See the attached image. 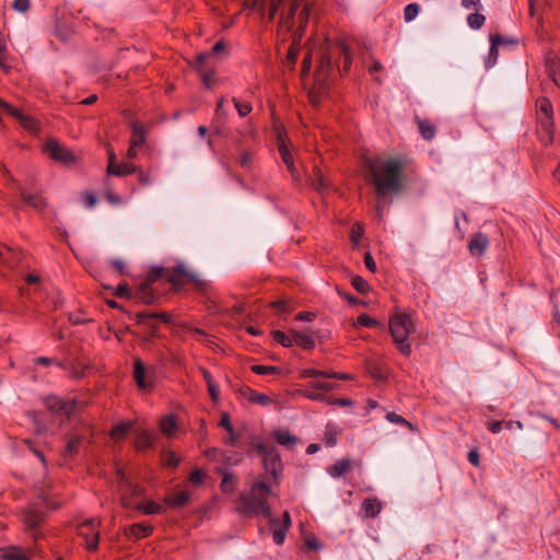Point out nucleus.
<instances>
[{"mask_svg":"<svg viewBox=\"0 0 560 560\" xmlns=\"http://www.w3.org/2000/svg\"><path fill=\"white\" fill-rule=\"evenodd\" d=\"M371 171L376 192V211L382 218L393 196L399 194L404 187V164L397 159H387L375 162Z\"/></svg>","mask_w":560,"mask_h":560,"instance_id":"obj_1","label":"nucleus"},{"mask_svg":"<svg viewBox=\"0 0 560 560\" xmlns=\"http://www.w3.org/2000/svg\"><path fill=\"white\" fill-rule=\"evenodd\" d=\"M350 69V46L347 38H327L326 51L316 71V81L326 83L336 73H347Z\"/></svg>","mask_w":560,"mask_h":560,"instance_id":"obj_2","label":"nucleus"},{"mask_svg":"<svg viewBox=\"0 0 560 560\" xmlns=\"http://www.w3.org/2000/svg\"><path fill=\"white\" fill-rule=\"evenodd\" d=\"M270 494L271 489L265 481L255 482L249 493L241 494L237 506L238 513L247 517L262 515L270 518L271 510L267 502Z\"/></svg>","mask_w":560,"mask_h":560,"instance_id":"obj_3","label":"nucleus"},{"mask_svg":"<svg viewBox=\"0 0 560 560\" xmlns=\"http://www.w3.org/2000/svg\"><path fill=\"white\" fill-rule=\"evenodd\" d=\"M416 330V324L410 314L395 313L389 318V331L399 352L406 357L411 354L409 336Z\"/></svg>","mask_w":560,"mask_h":560,"instance_id":"obj_4","label":"nucleus"},{"mask_svg":"<svg viewBox=\"0 0 560 560\" xmlns=\"http://www.w3.org/2000/svg\"><path fill=\"white\" fill-rule=\"evenodd\" d=\"M299 12L298 15V28L294 32V42H300L304 28L306 27V24L310 19V5L306 0H291L290 8L285 16H281L280 19V25L287 28V31L291 32L293 31L295 26V15Z\"/></svg>","mask_w":560,"mask_h":560,"instance_id":"obj_5","label":"nucleus"},{"mask_svg":"<svg viewBox=\"0 0 560 560\" xmlns=\"http://www.w3.org/2000/svg\"><path fill=\"white\" fill-rule=\"evenodd\" d=\"M255 450L262 458V465L267 474H270L277 482L282 472V460L280 454L272 444L266 443L262 440L255 442Z\"/></svg>","mask_w":560,"mask_h":560,"instance_id":"obj_6","label":"nucleus"},{"mask_svg":"<svg viewBox=\"0 0 560 560\" xmlns=\"http://www.w3.org/2000/svg\"><path fill=\"white\" fill-rule=\"evenodd\" d=\"M303 375H304V377H314V380L311 381V383H310L312 388L320 390L322 393H326V394L336 387V384L328 381V378L339 377L341 380H347L349 377L348 374L328 375L318 370H305Z\"/></svg>","mask_w":560,"mask_h":560,"instance_id":"obj_7","label":"nucleus"},{"mask_svg":"<svg viewBox=\"0 0 560 560\" xmlns=\"http://www.w3.org/2000/svg\"><path fill=\"white\" fill-rule=\"evenodd\" d=\"M45 151L49 154V156L63 165H72L77 162V156L74 153L65 145H61L58 141L54 139L47 140L45 144Z\"/></svg>","mask_w":560,"mask_h":560,"instance_id":"obj_8","label":"nucleus"},{"mask_svg":"<svg viewBox=\"0 0 560 560\" xmlns=\"http://www.w3.org/2000/svg\"><path fill=\"white\" fill-rule=\"evenodd\" d=\"M133 378L137 386L141 389H148L153 386L154 368H147L140 358L133 361Z\"/></svg>","mask_w":560,"mask_h":560,"instance_id":"obj_9","label":"nucleus"},{"mask_svg":"<svg viewBox=\"0 0 560 560\" xmlns=\"http://www.w3.org/2000/svg\"><path fill=\"white\" fill-rule=\"evenodd\" d=\"M45 406L55 415L70 417L75 410L77 401L73 399L65 400L58 396H48L45 398Z\"/></svg>","mask_w":560,"mask_h":560,"instance_id":"obj_10","label":"nucleus"},{"mask_svg":"<svg viewBox=\"0 0 560 560\" xmlns=\"http://www.w3.org/2000/svg\"><path fill=\"white\" fill-rule=\"evenodd\" d=\"M98 523L96 518H90L79 527V535L85 537L86 548L91 551H95L98 547V532L96 530Z\"/></svg>","mask_w":560,"mask_h":560,"instance_id":"obj_11","label":"nucleus"},{"mask_svg":"<svg viewBox=\"0 0 560 560\" xmlns=\"http://www.w3.org/2000/svg\"><path fill=\"white\" fill-rule=\"evenodd\" d=\"M179 278H187L199 288L206 285L205 281H202L198 275L188 272L183 264L177 265L172 270H167L166 281L173 285H177Z\"/></svg>","mask_w":560,"mask_h":560,"instance_id":"obj_12","label":"nucleus"},{"mask_svg":"<svg viewBox=\"0 0 560 560\" xmlns=\"http://www.w3.org/2000/svg\"><path fill=\"white\" fill-rule=\"evenodd\" d=\"M18 191L22 201L37 212H43L47 207V200L39 194H30L21 185H18Z\"/></svg>","mask_w":560,"mask_h":560,"instance_id":"obj_13","label":"nucleus"},{"mask_svg":"<svg viewBox=\"0 0 560 560\" xmlns=\"http://www.w3.org/2000/svg\"><path fill=\"white\" fill-rule=\"evenodd\" d=\"M108 166L107 172L110 175L126 176L133 174L138 171V167L130 163H116V158L113 151L108 152Z\"/></svg>","mask_w":560,"mask_h":560,"instance_id":"obj_14","label":"nucleus"},{"mask_svg":"<svg viewBox=\"0 0 560 560\" xmlns=\"http://www.w3.org/2000/svg\"><path fill=\"white\" fill-rule=\"evenodd\" d=\"M308 183L310 186L320 196H323L330 186L318 165H314L312 174L308 176Z\"/></svg>","mask_w":560,"mask_h":560,"instance_id":"obj_15","label":"nucleus"},{"mask_svg":"<svg viewBox=\"0 0 560 560\" xmlns=\"http://www.w3.org/2000/svg\"><path fill=\"white\" fill-rule=\"evenodd\" d=\"M237 392L242 397L246 398L248 401L260 406H268L272 402V399L268 395L260 394L246 385L241 386L237 389Z\"/></svg>","mask_w":560,"mask_h":560,"instance_id":"obj_16","label":"nucleus"},{"mask_svg":"<svg viewBox=\"0 0 560 560\" xmlns=\"http://www.w3.org/2000/svg\"><path fill=\"white\" fill-rule=\"evenodd\" d=\"M133 298L143 304H154L159 295L153 291L152 285L142 282L135 291Z\"/></svg>","mask_w":560,"mask_h":560,"instance_id":"obj_17","label":"nucleus"},{"mask_svg":"<svg viewBox=\"0 0 560 560\" xmlns=\"http://www.w3.org/2000/svg\"><path fill=\"white\" fill-rule=\"evenodd\" d=\"M307 398L316 401H326L328 405H341V406H350V398H336L332 399L326 393H322L320 390L314 389L307 390Z\"/></svg>","mask_w":560,"mask_h":560,"instance_id":"obj_18","label":"nucleus"},{"mask_svg":"<svg viewBox=\"0 0 560 560\" xmlns=\"http://www.w3.org/2000/svg\"><path fill=\"white\" fill-rule=\"evenodd\" d=\"M23 520L27 529L34 532L44 522V513L37 509H30L24 512Z\"/></svg>","mask_w":560,"mask_h":560,"instance_id":"obj_19","label":"nucleus"},{"mask_svg":"<svg viewBox=\"0 0 560 560\" xmlns=\"http://www.w3.org/2000/svg\"><path fill=\"white\" fill-rule=\"evenodd\" d=\"M488 237L482 233H478L471 237L469 242V250L474 256H481L488 248Z\"/></svg>","mask_w":560,"mask_h":560,"instance_id":"obj_20","label":"nucleus"},{"mask_svg":"<svg viewBox=\"0 0 560 560\" xmlns=\"http://www.w3.org/2000/svg\"><path fill=\"white\" fill-rule=\"evenodd\" d=\"M217 472L223 476L220 485L222 492L232 493L237 483V478L224 467H218Z\"/></svg>","mask_w":560,"mask_h":560,"instance_id":"obj_21","label":"nucleus"},{"mask_svg":"<svg viewBox=\"0 0 560 560\" xmlns=\"http://www.w3.org/2000/svg\"><path fill=\"white\" fill-rule=\"evenodd\" d=\"M190 501V492L182 491L176 494L167 495L164 498L165 504L172 509H180L186 506Z\"/></svg>","mask_w":560,"mask_h":560,"instance_id":"obj_22","label":"nucleus"},{"mask_svg":"<svg viewBox=\"0 0 560 560\" xmlns=\"http://www.w3.org/2000/svg\"><path fill=\"white\" fill-rule=\"evenodd\" d=\"M131 129H132V136L130 139V143H132L133 147H142L145 144L147 141V128L137 121L131 122Z\"/></svg>","mask_w":560,"mask_h":560,"instance_id":"obj_23","label":"nucleus"},{"mask_svg":"<svg viewBox=\"0 0 560 560\" xmlns=\"http://www.w3.org/2000/svg\"><path fill=\"white\" fill-rule=\"evenodd\" d=\"M155 438L149 430L136 431V446L138 450H148L153 447Z\"/></svg>","mask_w":560,"mask_h":560,"instance_id":"obj_24","label":"nucleus"},{"mask_svg":"<svg viewBox=\"0 0 560 560\" xmlns=\"http://www.w3.org/2000/svg\"><path fill=\"white\" fill-rule=\"evenodd\" d=\"M491 47L489 50L488 59L486 60V68H491L498 59V46L503 45V36L500 34L490 35Z\"/></svg>","mask_w":560,"mask_h":560,"instance_id":"obj_25","label":"nucleus"},{"mask_svg":"<svg viewBox=\"0 0 560 560\" xmlns=\"http://www.w3.org/2000/svg\"><path fill=\"white\" fill-rule=\"evenodd\" d=\"M382 510L381 502L376 499H365L361 504L360 513L364 517H375Z\"/></svg>","mask_w":560,"mask_h":560,"instance_id":"obj_26","label":"nucleus"},{"mask_svg":"<svg viewBox=\"0 0 560 560\" xmlns=\"http://www.w3.org/2000/svg\"><path fill=\"white\" fill-rule=\"evenodd\" d=\"M268 520L272 530L273 542L277 546H281L284 542L288 529H284L282 526H280V521L278 518L270 516Z\"/></svg>","mask_w":560,"mask_h":560,"instance_id":"obj_27","label":"nucleus"},{"mask_svg":"<svg viewBox=\"0 0 560 560\" xmlns=\"http://www.w3.org/2000/svg\"><path fill=\"white\" fill-rule=\"evenodd\" d=\"M81 444V436L77 434H69L67 436V443L63 451V458L67 459L68 457L72 458L74 455L78 454L79 448Z\"/></svg>","mask_w":560,"mask_h":560,"instance_id":"obj_28","label":"nucleus"},{"mask_svg":"<svg viewBox=\"0 0 560 560\" xmlns=\"http://www.w3.org/2000/svg\"><path fill=\"white\" fill-rule=\"evenodd\" d=\"M153 530L152 526L142 525V524H132L126 530V535L129 537H133L135 539H141L151 535Z\"/></svg>","mask_w":560,"mask_h":560,"instance_id":"obj_29","label":"nucleus"},{"mask_svg":"<svg viewBox=\"0 0 560 560\" xmlns=\"http://www.w3.org/2000/svg\"><path fill=\"white\" fill-rule=\"evenodd\" d=\"M273 436L277 440V442L282 446L293 447L298 443V438L287 430H275Z\"/></svg>","mask_w":560,"mask_h":560,"instance_id":"obj_30","label":"nucleus"},{"mask_svg":"<svg viewBox=\"0 0 560 560\" xmlns=\"http://www.w3.org/2000/svg\"><path fill=\"white\" fill-rule=\"evenodd\" d=\"M243 460V454L236 451H226L223 450L222 459L220 463L224 466V468L229 466L240 465Z\"/></svg>","mask_w":560,"mask_h":560,"instance_id":"obj_31","label":"nucleus"},{"mask_svg":"<svg viewBox=\"0 0 560 560\" xmlns=\"http://www.w3.org/2000/svg\"><path fill=\"white\" fill-rule=\"evenodd\" d=\"M279 153L281 155L283 163L287 165L288 171L291 173L293 177H296L298 171L294 166L293 156L284 143L279 144Z\"/></svg>","mask_w":560,"mask_h":560,"instance_id":"obj_32","label":"nucleus"},{"mask_svg":"<svg viewBox=\"0 0 560 560\" xmlns=\"http://www.w3.org/2000/svg\"><path fill=\"white\" fill-rule=\"evenodd\" d=\"M350 468V459L343 458L327 468V472L332 478H338Z\"/></svg>","mask_w":560,"mask_h":560,"instance_id":"obj_33","label":"nucleus"},{"mask_svg":"<svg viewBox=\"0 0 560 560\" xmlns=\"http://www.w3.org/2000/svg\"><path fill=\"white\" fill-rule=\"evenodd\" d=\"M293 343L302 347L303 349H313L315 341L312 336L305 332L293 331Z\"/></svg>","mask_w":560,"mask_h":560,"instance_id":"obj_34","label":"nucleus"},{"mask_svg":"<svg viewBox=\"0 0 560 560\" xmlns=\"http://www.w3.org/2000/svg\"><path fill=\"white\" fill-rule=\"evenodd\" d=\"M418 127L423 139L432 140L434 138L436 129L429 120L419 119Z\"/></svg>","mask_w":560,"mask_h":560,"instance_id":"obj_35","label":"nucleus"},{"mask_svg":"<svg viewBox=\"0 0 560 560\" xmlns=\"http://www.w3.org/2000/svg\"><path fill=\"white\" fill-rule=\"evenodd\" d=\"M176 428L177 423L173 415L165 416L160 423L161 431L167 436H172Z\"/></svg>","mask_w":560,"mask_h":560,"instance_id":"obj_36","label":"nucleus"},{"mask_svg":"<svg viewBox=\"0 0 560 560\" xmlns=\"http://www.w3.org/2000/svg\"><path fill=\"white\" fill-rule=\"evenodd\" d=\"M0 557L2 560H27L26 555L19 547H10L4 549Z\"/></svg>","mask_w":560,"mask_h":560,"instance_id":"obj_37","label":"nucleus"},{"mask_svg":"<svg viewBox=\"0 0 560 560\" xmlns=\"http://www.w3.org/2000/svg\"><path fill=\"white\" fill-rule=\"evenodd\" d=\"M133 422H119L115 424L110 431V438L114 440H119L124 438L129 430H131Z\"/></svg>","mask_w":560,"mask_h":560,"instance_id":"obj_38","label":"nucleus"},{"mask_svg":"<svg viewBox=\"0 0 560 560\" xmlns=\"http://www.w3.org/2000/svg\"><path fill=\"white\" fill-rule=\"evenodd\" d=\"M167 276V269L161 266H154L150 269L149 275L147 276L144 283H149V285H152L155 281H158L161 278L166 279Z\"/></svg>","mask_w":560,"mask_h":560,"instance_id":"obj_39","label":"nucleus"},{"mask_svg":"<svg viewBox=\"0 0 560 560\" xmlns=\"http://www.w3.org/2000/svg\"><path fill=\"white\" fill-rule=\"evenodd\" d=\"M539 110L547 118L546 128H549L552 125V105L547 98H542L539 101Z\"/></svg>","mask_w":560,"mask_h":560,"instance_id":"obj_40","label":"nucleus"},{"mask_svg":"<svg viewBox=\"0 0 560 560\" xmlns=\"http://www.w3.org/2000/svg\"><path fill=\"white\" fill-rule=\"evenodd\" d=\"M270 305L276 308L277 313L283 318H285L292 312L291 304L288 300H279L272 302Z\"/></svg>","mask_w":560,"mask_h":560,"instance_id":"obj_41","label":"nucleus"},{"mask_svg":"<svg viewBox=\"0 0 560 560\" xmlns=\"http://www.w3.org/2000/svg\"><path fill=\"white\" fill-rule=\"evenodd\" d=\"M139 509L144 513V514H148V515H153V514H161L164 512V508L159 504V503H155L153 501H148V502H144L142 503Z\"/></svg>","mask_w":560,"mask_h":560,"instance_id":"obj_42","label":"nucleus"},{"mask_svg":"<svg viewBox=\"0 0 560 560\" xmlns=\"http://www.w3.org/2000/svg\"><path fill=\"white\" fill-rule=\"evenodd\" d=\"M20 261L16 254L12 253L10 248L3 252V257L0 259V265L7 266L8 268H14Z\"/></svg>","mask_w":560,"mask_h":560,"instance_id":"obj_43","label":"nucleus"},{"mask_svg":"<svg viewBox=\"0 0 560 560\" xmlns=\"http://www.w3.org/2000/svg\"><path fill=\"white\" fill-rule=\"evenodd\" d=\"M232 102H233L240 117H246L253 110V106L248 102H242L241 100H238L236 97H233Z\"/></svg>","mask_w":560,"mask_h":560,"instance_id":"obj_44","label":"nucleus"},{"mask_svg":"<svg viewBox=\"0 0 560 560\" xmlns=\"http://www.w3.org/2000/svg\"><path fill=\"white\" fill-rule=\"evenodd\" d=\"M126 314L128 315V317L130 319H135L137 322V324H143V325H148V322H151L153 320V316H155V313H149V312H139L137 313L136 315H132L131 313L129 312H126Z\"/></svg>","mask_w":560,"mask_h":560,"instance_id":"obj_45","label":"nucleus"},{"mask_svg":"<svg viewBox=\"0 0 560 560\" xmlns=\"http://www.w3.org/2000/svg\"><path fill=\"white\" fill-rule=\"evenodd\" d=\"M352 288L361 294L370 291V284L361 276H352Z\"/></svg>","mask_w":560,"mask_h":560,"instance_id":"obj_46","label":"nucleus"},{"mask_svg":"<svg viewBox=\"0 0 560 560\" xmlns=\"http://www.w3.org/2000/svg\"><path fill=\"white\" fill-rule=\"evenodd\" d=\"M420 12L418 3H409L404 10V19L407 23L413 21Z\"/></svg>","mask_w":560,"mask_h":560,"instance_id":"obj_47","label":"nucleus"},{"mask_svg":"<svg viewBox=\"0 0 560 560\" xmlns=\"http://www.w3.org/2000/svg\"><path fill=\"white\" fill-rule=\"evenodd\" d=\"M211 58V52H202V54H199L196 58V61L194 63V68L200 73V72H203V71H207L209 70L207 68V61L208 59Z\"/></svg>","mask_w":560,"mask_h":560,"instance_id":"obj_48","label":"nucleus"},{"mask_svg":"<svg viewBox=\"0 0 560 560\" xmlns=\"http://www.w3.org/2000/svg\"><path fill=\"white\" fill-rule=\"evenodd\" d=\"M273 339L283 347H291L293 345V336L290 337L281 330L272 331Z\"/></svg>","mask_w":560,"mask_h":560,"instance_id":"obj_49","label":"nucleus"},{"mask_svg":"<svg viewBox=\"0 0 560 560\" xmlns=\"http://www.w3.org/2000/svg\"><path fill=\"white\" fill-rule=\"evenodd\" d=\"M486 21L485 15L480 13H471L467 18V23L472 30H479Z\"/></svg>","mask_w":560,"mask_h":560,"instance_id":"obj_50","label":"nucleus"},{"mask_svg":"<svg viewBox=\"0 0 560 560\" xmlns=\"http://www.w3.org/2000/svg\"><path fill=\"white\" fill-rule=\"evenodd\" d=\"M180 463V458L171 451L163 453V464L168 467L176 468Z\"/></svg>","mask_w":560,"mask_h":560,"instance_id":"obj_51","label":"nucleus"},{"mask_svg":"<svg viewBox=\"0 0 560 560\" xmlns=\"http://www.w3.org/2000/svg\"><path fill=\"white\" fill-rule=\"evenodd\" d=\"M250 370L258 375H273L278 372V368L272 365H253Z\"/></svg>","mask_w":560,"mask_h":560,"instance_id":"obj_52","label":"nucleus"},{"mask_svg":"<svg viewBox=\"0 0 560 560\" xmlns=\"http://www.w3.org/2000/svg\"><path fill=\"white\" fill-rule=\"evenodd\" d=\"M115 295L124 299L133 298V293L127 282H122L116 288Z\"/></svg>","mask_w":560,"mask_h":560,"instance_id":"obj_53","label":"nucleus"},{"mask_svg":"<svg viewBox=\"0 0 560 560\" xmlns=\"http://www.w3.org/2000/svg\"><path fill=\"white\" fill-rule=\"evenodd\" d=\"M206 479V472L203 469L201 468H198V469H195L191 471L190 476H189V480L192 485L195 486H200L203 483Z\"/></svg>","mask_w":560,"mask_h":560,"instance_id":"obj_54","label":"nucleus"},{"mask_svg":"<svg viewBox=\"0 0 560 560\" xmlns=\"http://www.w3.org/2000/svg\"><path fill=\"white\" fill-rule=\"evenodd\" d=\"M324 442L327 446H335L337 444V432L331 425H327Z\"/></svg>","mask_w":560,"mask_h":560,"instance_id":"obj_55","label":"nucleus"},{"mask_svg":"<svg viewBox=\"0 0 560 560\" xmlns=\"http://www.w3.org/2000/svg\"><path fill=\"white\" fill-rule=\"evenodd\" d=\"M355 325L364 326V327H375L378 325V323L374 318H372L365 314H362L358 317L357 323H352V327Z\"/></svg>","mask_w":560,"mask_h":560,"instance_id":"obj_56","label":"nucleus"},{"mask_svg":"<svg viewBox=\"0 0 560 560\" xmlns=\"http://www.w3.org/2000/svg\"><path fill=\"white\" fill-rule=\"evenodd\" d=\"M222 453H223V450H220V448H217V447H210V448L206 450L205 456L209 460H213V462H219L220 463V459H222Z\"/></svg>","mask_w":560,"mask_h":560,"instance_id":"obj_57","label":"nucleus"},{"mask_svg":"<svg viewBox=\"0 0 560 560\" xmlns=\"http://www.w3.org/2000/svg\"><path fill=\"white\" fill-rule=\"evenodd\" d=\"M386 419L392 422V423H396V424H401V425H406V427H411V423L408 422L404 417L395 413V412H388L386 415Z\"/></svg>","mask_w":560,"mask_h":560,"instance_id":"obj_58","label":"nucleus"},{"mask_svg":"<svg viewBox=\"0 0 560 560\" xmlns=\"http://www.w3.org/2000/svg\"><path fill=\"white\" fill-rule=\"evenodd\" d=\"M12 8L18 12L25 13L31 8V0H14Z\"/></svg>","mask_w":560,"mask_h":560,"instance_id":"obj_59","label":"nucleus"},{"mask_svg":"<svg viewBox=\"0 0 560 560\" xmlns=\"http://www.w3.org/2000/svg\"><path fill=\"white\" fill-rule=\"evenodd\" d=\"M226 100L224 96H222L218 103H217V108H215V116L218 119L222 120V121H225V118H226V112L224 109V104H225Z\"/></svg>","mask_w":560,"mask_h":560,"instance_id":"obj_60","label":"nucleus"},{"mask_svg":"<svg viewBox=\"0 0 560 560\" xmlns=\"http://www.w3.org/2000/svg\"><path fill=\"white\" fill-rule=\"evenodd\" d=\"M200 75H201L203 85L207 89H210L211 84H212V82L214 80V70L210 69V70H207V71L200 72Z\"/></svg>","mask_w":560,"mask_h":560,"instance_id":"obj_61","label":"nucleus"},{"mask_svg":"<svg viewBox=\"0 0 560 560\" xmlns=\"http://www.w3.org/2000/svg\"><path fill=\"white\" fill-rule=\"evenodd\" d=\"M147 327L149 328V336L144 338L145 342H151L152 338L158 337L159 326L155 322H148Z\"/></svg>","mask_w":560,"mask_h":560,"instance_id":"obj_62","label":"nucleus"},{"mask_svg":"<svg viewBox=\"0 0 560 560\" xmlns=\"http://www.w3.org/2000/svg\"><path fill=\"white\" fill-rule=\"evenodd\" d=\"M82 201L86 208H93L97 203V198L92 192H84L82 195Z\"/></svg>","mask_w":560,"mask_h":560,"instance_id":"obj_63","label":"nucleus"},{"mask_svg":"<svg viewBox=\"0 0 560 560\" xmlns=\"http://www.w3.org/2000/svg\"><path fill=\"white\" fill-rule=\"evenodd\" d=\"M207 386H208L209 395L211 396L212 400L217 401L219 399V395H220L219 385L215 382H212V383L208 384Z\"/></svg>","mask_w":560,"mask_h":560,"instance_id":"obj_64","label":"nucleus"}]
</instances>
